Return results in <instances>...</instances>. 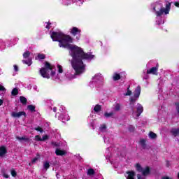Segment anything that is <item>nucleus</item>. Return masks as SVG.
Segmentation results:
<instances>
[{
  "mask_svg": "<svg viewBox=\"0 0 179 179\" xmlns=\"http://www.w3.org/2000/svg\"><path fill=\"white\" fill-rule=\"evenodd\" d=\"M51 76H55V71H52L51 73H50Z\"/></svg>",
  "mask_w": 179,
  "mask_h": 179,
  "instance_id": "obj_44",
  "label": "nucleus"
},
{
  "mask_svg": "<svg viewBox=\"0 0 179 179\" xmlns=\"http://www.w3.org/2000/svg\"><path fill=\"white\" fill-rule=\"evenodd\" d=\"M137 178L138 179H144L143 178H142V176H141V174H138Z\"/></svg>",
  "mask_w": 179,
  "mask_h": 179,
  "instance_id": "obj_45",
  "label": "nucleus"
},
{
  "mask_svg": "<svg viewBox=\"0 0 179 179\" xmlns=\"http://www.w3.org/2000/svg\"><path fill=\"white\" fill-rule=\"evenodd\" d=\"M23 64H25L26 65H28V66H30L33 62H31V59H28L27 60H22Z\"/></svg>",
  "mask_w": 179,
  "mask_h": 179,
  "instance_id": "obj_21",
  "label": "nucleus"
},
{
  "mask_svg": "<svg viewBox=\"0 0 179 179\" xmlns=\"http://www.w3.org/2000/svg\"><path fill=\"white\" fill-rule=\"evenodd\" d=\"M0 92H6V89L3 85H0Z\"/></svg>",
  "mask_w": 179,
  "mask_h": 179,
  "instance_id": "obj_40",
  "label": "nucleus"
},
{
  "mask_svg": "<svg viewBox=\"0 0 179 179\" xmlns=\"http://www.w3.org/2000/svg\"><path fill=\"white\" fill-rule=\"evenodd\" d=\"M39 159H40V155L37 154L36 157L33 159H31V163L33 164L36 163L39 160Z\"/></svg>",
  "mask_w": 179,
  "mask_h": 179,
  "instance_id": "obj_30",
  "label": "nucleus"
},
{
  "mask_svg": "<svg viewBox=\"0 0 179 179\" xmlns=\"http://www.w3.org/2000/svg\"><path fill=\"white\" fill-rule=\"evenodd\" d=\"M128 177L127 179H135V172L134 171H129L127 172Z\"/></svg>",
  "mask_w": 179,
  "mask_h": 179,
  "instance_id": "obj_16",
  "label": "nucleus"
},
{
  "mask_svg": "<svg viewBox=\"0 0 179 179\" xmlns=\"http://www.w3.org/2000/svg\"><path fill=\"white\" fill-rule=\"evenodd\" d=\"M113 79L115 81L120 80V79H121V76L117 73H115L113 76Z\"/></svg>",
  "mask_w": 179,
  "mask_h": 179,
  "instance_id": "obj_20",
  "label": "nucleus"
},
{
  "mask_svg": "<svg viewBox=\"0 0 179 179\" xmlns=\"http://www.w3.org/2000/svg\"><path fill=\"white\" fill-rule=\"evenodd\" d=\"M14 71H15V72H17V71H19V68L17 67V65H14Z\"/></svg>",
  "mask_w": 179,
  "mask_h": 179,
  "instance_id": "obj_43",
  "label": "nucleus"
},
{
  "mask_svg": "<svg viewBox=\"0 0 179 179\" xmlns=\"http://www.w3.org/2000/svg\"><path fill=\"white\" fill-rule=\"evenodd\" d=\"M157 69H159V64H157L156 67H152L150 70H147V73L155 75L157 72Z\"/></svg>",
  "mask_w": 179,
  "mask_h": 179,
  "instance_id": "obj_9",
  "label": "nucleus"
},
{
  "mask_svg": "<svg viewBox=\"0 0 179 179\" xmlns=\"http://www.w3.org/2000/svg\"><path fill=\"white\" fill-rule=\"evenodd\" d=\"M12 96H17L19 94V90L17 88H14L11 92Z\"/></svg>",
  "mask_w": 179,
  "mask_h": 179,
  "instance_id": "obj_23",
  "label": "nucleus"
},
{
  "mask_svg": "<svg viewBox=\"0 0 179 179\" xmlns=\"http://www.w3.org/2000/svg\"><path fill=\"white\" fill-rule=\"evenodd\" d=\"M132 94V92L129 90V87L127 88V92L124 94V96H131Z\"/></svg>",
  "mask_w": 179,
  "mask_h": 179,
  "instance_id": "obj_36",
  "label": "nucleus"
},
{
  "mask_svg": "<svg viewBox=\"0 0 179 179\" xmlns=\"http://www.w3.org/2000/svg\"><path fill=\"white\" fill-rule=\"evenodd\" d=\"M136 168L138 173H142V171H143V168H142V166L139 164H136Z\"/></svg>",
  "mask_w": 179,
  "mask_h": 179,
  "instance_id": "obj_24",
  "label": "nucleus"
},
{
  "mask_svg": "<svg viewBox=\"0 0 179 179\" xmlns=\"http://www.w3.org/2000/svg\"><path fill=\"white\" fill-rule=\"evenodd\" d=\"M175 105L176 106V110H177L178 114L179 115V102L176 103Z\"/></svg>",
  "mask_w": 179,
  "mask_h": 179,
  "instance_id": "obj_42",
  "label": "nucleus"
},
{
  "mask_svg": "<svg viewBox=\"0 0 179 179\" xmlns=\"http://www.w3.org/2000/svg\"><path fill=\"white\" fill-rule=\"evenodd\" d=\"M178 178L179 179V173H178Z\"/></svg>",
  "mask_w": 179,
  "mask_h": 179,
  "instance_id": "obj_57",
  "label": "nucleus"
},
{
  "mask_svg": "<svg viewBox=\"0 0 179 179\" xmlns=\"http://www.w3.org/2000/svg\"><path fill=\"white\" fill-rule=\"evenodd\" d=\"M73 36H76L77 34H80V29H78L77 27H73L71 31Z\"/></svg>",
  "mask_w": 179,
  "mask_h": 179,
  "instance_id": "obj_10",
  "label": "nucleus"
},
{
  "mask_svg": "<svg viewBox=\"0 0 179 179\" xmlns=\"http://www.w3.org/2000/svg\"><path fill=\"white\" fill-rule=\"evenodd\" d=\"M23 57L24 58H29V57H30V52L26 51L25 52H24Z\"/></svg>",
  "mask_w": 179,
  "mask_h": 179,
  "instance_id": "obj_32",
  "label": "nucleus"
},
{
  "mask_svg": "<svg viewBox=\"0 0 179 179\" xmlns=\"http://www.w3.org/2000/svg\"><path fill=\"white\" fill-rule=\"evenodd\" d=\"M106 129H107V127L106 124H101L99 127V130L101 132H106Z\"/></svg>",
  "mask_w": 179,
  "mask_h": 179,
  "instance_id": "obj_28",
  "label": "nucleus"
},
{
  "mask_svg": "<svg viewBox=\"0 0 179 179\" xmlns=\"http://www.w3.org/2000/svg\"><path fill=\"white\" fill-rule=\"evenodd\" d=\"M162 179H173V178H171L169 176H166V177L162 178Z\"/></svg>",
  "mask_w": 179,
  "mask_h": 179,
  "instance_id": "obj_49",
  "label": "nucleus"
},
{
  "mask_svg": "<svg viewBox=\"0 0 179 179\" xmlns=\"http://www.w3.org/2000/svg\"><path fill=\"white\" fill-rule=\"evenodd\" d=\"M34 129L35 131H38L41 132V134H43V132H44V130H43V129H41V127H35Z\"/></svg>",
  "mask_w": 179,
  "mask_h": 179,
  "instance_id": "obj_34",
  "label": "nucleus"
},
{
  "mask_svg": "<svg viewBox=\"0 0 179 179\" xmlns=\"http://www.w3.org/2000/svg\"><path fill=\"white\" fill-rule=\"evenodd\" d=\"M132 111H134V107L131 108Z\"/></svg>",
  "mask_w": 179,
  "mask_h": 179,
  "instance_id": "obj_58",
  "label": "nucleus"
},
{
  "mask_svg": "<svg viewBox=\"0 0 179 179\" xmlns=\"http://www.w3.org/2000/svg\"><path fill=\"white\" fill-rule=\"evenodd\" d=\"M148 136L150 139H156V138H157V135L153 131H150L148 134Z\"/></svg>",
  "mask_w": 179,
  "mask_h": 179,
  "instance_id": "obj_19",
  "label": "nucleus"
},
{
  "mask_svg": "<svg viewBox=\"0 0 179 179\" xmlns=\"http://www.w3.org/2000/svg\"><path fill=\"white\" fill-rule=\"evenodd\" d=\"M130 129V131H134V128H132V129Z\"/></svg>",
  "mask_w": 179,
  "mask_h": 179,
  "instance_id": "obj_56",
  "label": "nucleus"
},
{
  "mask_svg": "<svg viewBox=\"0 0 179 179\" xmlns=\"http://www.w3.org/2000/svg\"><path fill=\"white\" fill-rule=\"evenodd\" d=\"M130 129V131H134V128H132V129Z\"/></svg>",
  "mask_w": 179,
  "mask_h": 179,
  "instance_id": "obj_55",
  "label": "nucleus"
},
{
  "mask_svg": "<svg viewBox=\"0 0 179 179\" xmlns=\"http://www.w3.org/2000/svg\"><path fill=\"white\" fill-rule=\"evenodd\" d=\"M16 139L20 141V142H22V141H24V142H30V138H27V136H22V137L16 136Z\"/></svg>",
  "mask_w": 179,
  "mask_h": 179,
  "instance_id": "obj_13",
  "label": "nucleus"
},
{
  "mask_svg": "<svg viewBox=\"0 0 179 179\" xmlns=\"http://www.w3.org/2000/svg\"><path fill=\"white\" fill-rule=\"evenodd\" d=\"M50 71H52V66L48 62H45V67L41 68L39 72L42 77L50 79Z\"/></svg>",
  "mask_w": 179,
  "mask_h": 179,
  "instance_id": "obj_2",
  "label": "nucleus"
},
{
  "mask_svg": "<svg viewBox=\"0 0 179 179\" xmlns=\"http://www.w3.org/2000/svg\"><path fill=\"white\" fill-rule=\"evenodd\" d=\"M171 134H172L173 136H179V129H171Z\"/></svg>",
  "mask_w": 179,
  "mask_h": 179,
  "instance_id": "obj_14",
  "label": "nucleus"
},
{
  "mask_svg": "<svg viewBox=\"0 0 179 179\" xmlns=\"http://www.w3.org/2000/svg\"><path fill=\"white\" fill-rule=\"evenodd\" d=\"M140 145L143 149H149L146 145V140L145 139L140 140Z\"/></svg>",
  "mask_w": 179,
  "mask_h": 179,
  "instance_id": "obj_12",
  "label": "nucleus"
},
{
  "mask_svg": "<svg viewBox=\"0 0 179 179\" xmlns=\"http://www.w3.org/2000/svg\"><path fill=\"white\" fill-rule=\"evenodd\" d=\"M156 6H160L159 10L156 11L157 16H162L164 13L169 15V12H170V8H171V3H166V8H163V5L159 3H157Z\"/></svg>",
  "mask_w": 179,
  "mask_h": 179,
  "instance_id": "obj_3",
  "label": "nucleus"
},
{
  "mask_svg": "<svg viewBox=\"0 0 179 179\" xmlns=\"http://www.w3.org/2000/svg\"><path fill=\"white\" fill-rule=\"evenodd\" d=\"M3 104V100L0 99V106H2Z\"/></svg>",
  "mask_w": 179,
  "mask_h": 179,
  "instance_id": "obj_50",
  "label": "nucleus"
},
{
  "mask_svg": "<svg viewBox=\"0 0 179 179\" xmlns=\"http://www.w3.org/2000/svg\"><path fill=\"white\" fill-rule=\"evenodd\" d=\"M28 110H29V111H31V113L36 111V106H33V105H29L27 106Z\"/></svg>",
  "mask_w": 179,
  "mask_h": 179,
  "instance_id": "obj_27",
  "label": "nucleus"
},
{
  "mask_svg": "<svg viewBox=\"0 0 179 179\" xmlns=\"http://www.w3.org/2000/svg\"><path fill=\"white\" fill-rule=\"evenodd\" d=\"M53 111H54V113H57V107L53 108Z\"/></svg>",
  "mask_w": 179,
  "mask_h": 179,
  "instance_id": "obj_51",
  "label": "nucleus"
},
{
  "mask_svg": "<svg viewBox=\"0 0 179 179\" xmlns=\"http://www.w3.org/2000/svg\"><path fill=\"white\" fill-rule=\"evenodd\" d=\"M4 177H5V178H9V176H8L6 174H4Z\"/></svg>",
  "mask_w": 179,
  "mask_h": 179,
  "instance_id": "obj_52",
  "label": "nucleus"
},
{
  "mask_svg": "<svg viewBox=\"0 0 179 179\" xmlns=\"http://www.w3.org/2000/svg\"><path fill=\"white\" fill-rule=\"evenodd\" d=\"M166 166L170 167V162L169 161L166 162Z\"/></svg>",
  "mask_w": 179,
  "mask_h": 179,
  "instance_id": "obj_48",
  "label": "nucleus"
},
{
  "mask_svg": "<svg viewBox=\"0 0 179 179\" xmlns=\"http://www.w3.org/2000/svg\"><path fill=\"white\" fill-rule=\"evenodd\" d=\"M55 153L57 156H64V155L66 154V152L65 150H62L57 148L55 150Z\"/></svg>",
  "mask_w": 179,
  "mask_h": 179,
  "instance_id": "obj_11",
  "label": "nucleus"
},
{
  "mask_svg": "<svg viewBox=\"0 0 179 179\" xmlns=\"http://www.w3.org/2000/svg\"><path fill=\"white\" fill-rule=\"evenodd\" d=\"M57 68L59 73H62V72H64V70H62V66L61 65L58 64Z\"/></svg>",
  "mask_w": 179,
  "mask_h": 179,
  "instance_id": "obj_35",
  "label": "nucleus"
},
{
  "mask_svg": "<svg viewBox=\"0 0 179 179\" xmlns=\"http://www.w3.org/2000/svg\"><path fill=\"white\" fill-rule=\"evenodd\" d=\"M114 115V113L110 112V113H104V117H106V118H110V117H113Z\"/></svg>",
  "mask_w": 179,
  "mask_h": 179,
  "instance_id": "obj_31",
  "label": "nucleus"
},
{
  "mask_svg": "<svg viewBox=\"0 0 179 179\" xmlns=\"http://www.w3.org/2000/svg\"><path fill=\"white\" fill-rule=\"evenodd\" d=\"M20 101L24 106H26L27 104V99H26V97H24L23 96H20Z\"/></svg>",
  "mask_w": 179,
  "mask_h": 179,
  "instance_id": "obj_15",
  "label": "nucleus"
},
{
  "mask_svg": "<svg viewBox=\"0 0 179 179\" xmlns=\"http://www.w3.org/2000/svg\"><path fill=\"white\" fill-rule=\"evenodd\" d=\"M50 24H51V23H50V22H48V25L45 27H46V29H50Z\"/></svg>",
  "mask_w": 179,
  "mask_h": 179,
  "instance_id": "obj_47",
  "label": "nucleus"
},
{
  "mask_svg": "<svg viewBox=\"0 0 179 179\" xmlns=\"http://www.w3.org/2000/svg\"><path fill=\"white\" fill-rule=\"evenodd\" d=\"M52 145L53 146H55L56 148H59V146H61V144L59 143H55V142H52Z\"/></svg>",
  "mask_w": 179,
  "mask_h": 179,
  "instance_id": "obj_38",
  "label": "nucleus"
},
{
  "mask_svg": "<svg viewBox=\"0 0 179 179\" xmlns=\"http://www.w3.org/2000/svg\"><path fill=\"white\" fill-rule=\"evenodd\" d=\"M78 1H80V0H78Z\"/></svg>",
  "mask_w": 179,
  "mask_h": 179,
  "instance_id": "obj_59",
  "label": "nucleus"
},
{
  "mask_svg": "<svg viewBox=\"0 0 179 179\" xmlns=\"http://www.w3.org/2000/svg\"><path fill=\"white\" fill-rule=\"evenodd\" d=\"M93 82H95L96 83H101L103 82V76H101V74H96L92 78Z\"/></svg>",
  "mask_w": 179,
  "mask_h": 179,
  "instance_id": "obj_6",
  "label": "nucleus"
},
{
  "mask_svg": "<svg viewBox=\"0 0 179 179\" xmlns=\"http://www.w3.org/2000/svg\"><path fill=\"white\" fill-rule=\"evenodd\" d=\"M35 141H37V142H41V137L39 135L35 136Z\"/></svg>",
  "mask_w": 179,
  "mask_h": 179,
  "instance_id": "obj_37",
  "label": "nucleus"
},
{
  "mask_svg": "<svg viewBox=\"0 0 179 179\" xmlns=\"http://www.w3.org/2000/svg\"><path fill=\"white\" fill-rule=\"evenodd\" d=\"M113 110L114 111H120L121 110V105L120 103H115L113 105Z\"/></svg>",
  "mask_w": 179,
  "mask_h": 179,
  "instance_id": "obj_17",
  "label": "nucleus"
},
{
  "mask_svg": "<svg viewBox=\"0 0 179 179\" xmlns=\"http://www.w3.org/2000/svg\"><path fill=\"white\" fill-rule=\"evenodd\" d=\"M38 59H45V55L44 54H39L38 55Z\"/></svg>",
  "mask_w": 179,
  "mask_h": 179,
  "instance_id": "obj_33",
  "label": "nucleus"
},
{
  "mask_svg": "<svg viewBox=\"0 0 179 179\" xmlns=\"http://www.w3.org/2000/svg\"><path fill=\"white\" fill-rule=\"evenodd\" d=\"M8 153V150H6V147L2 145L0 147V157L5 156Z\"/></svg>",
  "mask_w": 179,
  "mask_h": 179,
  "instance_id": "obj_8",
  "label": "nucleus"
},
{
  "mask_svg": "<svg viewBox=\"0 0 179 179\" xmlns=\"http://www.w3.org/2000/svg\"><path fill=\"white\" fill-rule=\"evenodd\" d=\"M47 139H48V135H45L41 138V142L44 141H47Z\"/></svg>",
  "mask_w": 179,
  "mask_h": 179,
  "instance_id": "obj_39",
  "label": "nucleus"
},
{
  "mask_svg": "<svg viewBox=\"0 0 179 179\" xmlns=\"http://www.w3.org/2000/svg\"><path fill=\"white\" fill-rule=\"evenodd\" d=\"M137 115L136 117H140L141 114H142V113H143V106H142V105H141V103H138L137 104Z\"/></svg>",
  "mask_w": 179,
  "mask_h": 179,
  "instance_id": "obj_7",
  "label": "nucleus"
},
{
  "mask_svg": "<svg viewBox=\"0 0 179 179\" xmlns=\"http://www.w3.org/2000/svg\"><path fill=\"white\" fill-rule=\"evenodd\" d=\"M153 10H154L155 11H156V7H154V8H153Z\"/></svg>",
  "mask_w": 179,
  "mask_h": 179,
  "instance_id": "obj_54",
  "label": "nucleus"
},
{
  "mask_svg": "<svg viewBox=\"0 0 179 179\" xmlns=\"http://www.w3.org/2000/svg\"><path fill=\"white\" fill-rule=\"evenodd\" d=\"M141 173H143V176H148L150 173L149 166H147L145 169H143Z\"/></svg>",
  "mask_w": 179,
  "mask_h": 179,
  "instance_id": "obj_18",
  "label": "nucleus"
},
{
  "mask_svg": "<svg viewBox=\"0 0 179 179\" xmlns=\"http://www.w3.org/2000/svg\"><path fill=\"white\" fill-rule=\"evenodd\" d=\"M70 118H69V115H64L62 117V122H65V121H69Z\"/></svg>",
  "mask_w": 179,
  "mask_h": 179,
  "instance_id": "obj_29",
  "label": "nucleus"
},
{
  "mask_svg": "<svg viewBox=\"0 0 179 179\" xmlns=\"http://www.w3.org/2000/svg\"><path fill=\"white\" fill-rule=\"evenodd\" d=\"M141 96V86H138L134 91V96L130 98V105L134 106V103L139 99Z\"/></svg>",
  "mask_w": 179,
  "mask_h": 179,
  "instance_id": "obj_4",
  "label": "nucleus"
},
{
  "mask_svg": "<svg viewBox=\"0 0 179 179\" xmlns=\"http://www.w3.org/2000/svg\"><path fill=\"white\" fill-rule=\"evenodd\" d=\"M94 111H95V113H99V111H101V106L99 104L96 105L94 108Z\"/></svg>",
  "mask_w": 179,
  "mask_h": 179,
  "instance_id": "obj_22",
  "label": "nucleus"
},
{
  "mask_svg": "<svg viewBox=\"0 0 179 179\" xmlns=\"http://www.w3.org/2000/svg\"><path fill=\"white\" fill-rule=\"evenodd\" d=\"M56 176H57V178H59V174H57Z\"/></svg>",
  "mask_w": 179,
  "mask_h": 179,
  "instance_id": "obj_53",
  "label": "nucleus"
},
{
  "mask_svg": "<svg viewBox=\"0 0 179 179\" xmlns=\"http://www.w3.org/2000/svg\"><path fill=\"white\" fill-rule=\"evenodd\" d=\"M174 5L175 6H177V8H179V3L175 2Z\"/></svg>",
  "mask_w": 179,
  "mask_h": 179,
  "instance_id": "obj_46",
  "label": "nucleus"
},
{
  "mask_svg": "<svg viewBox=\"0 0 179 179\" xmlns=\"http://www.w3.org/2000/svg\"><path fill=\"white\" fill-rule=\"evenodd\" d=\"M16 175H17L16 171L12 170V171H11V176H12L13 177H16Z\"/></svg>",
  "mask_w": 179,
  "mask_h": 179,
  "instance_id": "obj_41",
  "label": "nucleus"
},
{
  "mask_svg": "<svg viewBox=\"0 0 179 179\" xmlns=\"http://www.w3.org/2000/svg\"><path fill=\"white\" fill-rule=\"evenodd\" d=\"M50 162H45L43 163V169L47 171L48 169H50Z\"/></svg>",
  "mask_w": 179,
  "mask_h": 179,
  "instance_id": "obj_26",
  "label": "nucleus"
},
{
  "mask_svg": "<svg viewBox=\"0 0 179 179\" xmlns=\"http://www.w3.org/2000/svg\"><path fill=\"white\" fill-rule=\"evenodd\" d=\"M22 115H24V117H27V114H26V112L24 111H21V112H12L11 113V117L13 118H20Z\"/></svg>",
  "mask_w": 179,
  "mask_h": 179,
  "instance_id": "obj_5",
  "label": "nucleus"
},
{
  "mask_svg": "<svg viewBox=\"0 0 179 179\" xmlns=\"http://www.w3.org/2000/svg\"><path fill=\"white\" fill-rule=\"evenodd\" d=\"M94 169H90L87 171V176H94Z\"/></svg>",
  "mask_w": 179,
  "mask_h": 179,
  "instance_id": "obj_25",
  "label": "nucleus"
},
{
  "mask_svg": "<svg viewBox=\"0 0 179 179\" xmlns=\"http://www.w3.org/2000/svg\"><path fill=\"white\" fill-rule=\"evenodd\" d=\"M50 37L52 41H57L59 47L67 48L70 50L69 54L72 57L71 66L74 69L76 74L73 75L71 79H75L76 75H80L85 71V66L83 64V59L92 60L94 58V55L90 53H85L81 48L72 45L73 39L69 35H65L62 32H52Z\"/></svg>",
  "mask_w": 179,
  "mask_h": 179,
  "instance_id": "obj_1",
  "label": "nucleus"
}]
</instances>
